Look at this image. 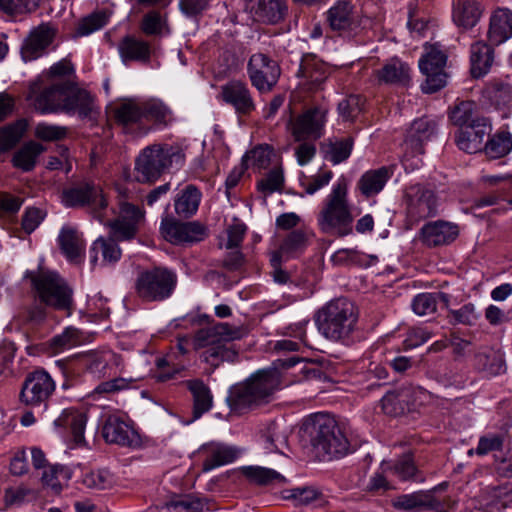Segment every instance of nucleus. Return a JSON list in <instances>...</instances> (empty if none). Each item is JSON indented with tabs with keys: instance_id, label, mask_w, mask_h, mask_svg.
<instances>
[{
	"instance_id": "de8ad7c7",
	"label": "nucleus",
	"mask_w": 512,
	"mask_h": 512,
	"mask_svg": "<svg viewBox=\"0 0 512 512\" xmlns=\"http://www.w3.org/2000/svg\"><path fill=\"white\" fill-rule=\"evenodd\" d=\"M273 156V149L268 145H259L248 151L242 159L244 169L262 170L268 168Z\"/></svg>"
},
{
	"instance_id": "20e7f679",
	"label": "nucleus",
	"mask_w": 512,
	"mask_h": 512,
	"mask_svg": "<svg viewBox=\"0 0 512 512\" xmlns=\"http://www.w3.org/2000/svg\"><path fill=\"white\" fill-rule=\"evenodd\" d=\"M246 335L243 327L231 326L228 323H218L214 326L197 331L194 337L196 349H205L201 358L212 367H218L222 362H234L238 353L227 344L240 340Z\"/></svg>"
},
{
	"instance_id": "8fccbe9b",
	"label": "nucleus",
	"mask_w": 512,
	"mask_h": 512,
	"mask_svg": "<svg viewBox=\"0 0 512 512\" xmlns=\"http://www.w3.org/2000/svg\"><path fill=\"white\" fill-rule=\"evenodd\" d=\"M447 62V55L437 44L425 46V53L419 60L421 72L432 70H444Z\"/></svg>"
},
{
	"instance_id": "ddd939ff",
	"label": "nucleus",
	"mask_w": 512,
	"mask_h": 512,
	"mask_svg": "<svg viewBox=\"0 0 512 512\" xmlns=\"http://www.w3.org/2000/svg\"><path fill=\"white\" fill-rule=\"evenodd\" d=\"M143 112V101L136 98L125 99L112 108V116L116 124L125 133L136 137L145 136L152 129L151 125L144 123Z\"/></svg>"
},
{
	"instance_id": "4be33fe9",
	"label": "nucleus",
	"mask_w": 512,
	"mask_h": 512,
	"mask_svg": "<svg viewBox=\"0 0 512 512\" xmlns=\"http://www.w3.org/2000/svg\"><path fill=\"white\" fill-rule=\"evenodd\" d=\"M393 508L405 512L439 511L443 509L440 499L434 496V490H420L402 494L391 502Z\"/></svg>"
},
{
	"instance_id": "680f3d73",
	"label": "nucleus",
	"mask_w": 512,
	"mask_h": 512,
	"mask_svg": "<svg viewBox=\"0 0 512 512\" xmlns=\"http://www.w3.org/2000/svg\"><path fill=\"white\" fill-rule=\"evenodd\" d=\"M364 100L360 95H350L338 104V112L344 121H353L363 109Z\"/></svg>"
},
{
	"instance_id": "6e6d98bb",
	"label": "nucleus",
	"mask_w": 512,
	"mask_h": 512,
	"mask_svg": "<svg viewBox=\"0 0 512 512\" xmlns=\"http://www.w3.org/2000/svg\"><path fill=\"white\" fill-rule=\"evenodd\" d=\"M71 470L62 465H51L43 471L42 483L51 487L56 493L62 489V482H67L71 478Z\"/></svg>"
},
{
	"instance_id": "9b49d317",
	"label": "nucleus",
	"mask_w": 512,
	"mask_h": 512,
	"mask_svg": "<svg viewBox=\"0 0 512 512\" xmlns=\"http://www.w3.org/2000/svg\"><path fill=\"white\" fill-rule=\"evenodd\" d=\"M331 31L341 37L352 39L364 28V17L349 0H338L325 13Z\"/></svg>"
},
{
	"instance_id": "052dcab7",
	"label": "nucleus",
	"mask_w": 512,
	"mask_h": 512,
	"mask_svg": "<svg viewBox=\"0 0 512 512\" xmlns=\"http://www.w3.org/2000/svg\"><path fill=\"white\" fill-rule=\"evenodd\" d=\"M37 9V0H0V12L8 16L28 14Z\"/></svg>"
},
{
	"instance_id": "6e6552de",
	"label": "nucleus",
	"mask_w": 512,
	"mask_h": 512,
	"mask_svg": "<svg viewBox=\"0 0 512 512\" xmlns=\"http://www.w3.org/2000/svg\"><path fill=\"white\" fill-rule=\"evenodd\" d=\"M311 443L329 457H342L349 450V441L335 419L319 415L313 421Z\"/></svg>"
},
{
	"instance_id": "0e129e2a",
	"label": "nucleus",
	"mask_w": 512,
	"mask_h": 512,
	"mask_svg": "<svg viewBox=\"0 0 512 512\" xmlns=\"http://www.w3.org/2000/svg\"><path fill=\"white\" fill-rule=\"evenodd\" d=\"M284 184L282 169L277 167L270 170L267 175L257 183V188L265 195L280 191Z\"/></svg>"
},
{
	"instance_id": "f704fd0d",
	"label": "nucleus",
	"mask_w": 512,
	"mask_h": 512,
	"mask_svg": "<svg viewBox=\"0 0 512 512\" xmlns=\"http://www.w3.org/2000/svg\"><path fill=\"white\" fill-rule=\"evenodd\" d=\"M253 11L258 20L276 24L284 19L288 7L286 0H254Z\"/></svg>"
},
{
	"instance_id": "412c9836",
	"label": "nucleus",
	"mask_w": 512,
	"mask_h": 512,
	"mask_svg": "<svg viewBox=\"0 0 512 512\" xmlns=\"http://www.w3.org/2000/svg\"><path fill=\"white\" fill-rule=\"evenodd\" d=\"M222 100L231 105L238 115H250L256 104L248 85L240 80H231L221 86Z\"/></svg>"
},
{
	"instance_id": "603ef678",
	"label": "nucleus",
	"mask_w": 512,
	"mask_h": 512,
	"mask_svg": "<svg viewBox=\"0 0 512 512\" xmlns=\"http://www.w3.org/2000/svg\"><path fill=\"white\" fill-rule=\"evenodd\" d=\"M286 499L292 500L296 506L321 504L322 492L314 486L297 487L287 491Z\"/></svg>"
},
{
	"instance_id": "4468645a",
	"label": "nucleus",
	"mask_w": 512,
	"mask_h": 512,
	"mask_svg": "<svg viewBox=\"0 0 512 512\" xmlns=\"http://www.w3.org/2000/svg\"><path fill=\"white\" fill-rule=\"evenodd\" d=\"M251 84L260 92H270L277 84L281 68L276 60L264 53L252 54L247 64Z\"/></svg>"
},
{
	"instance_id": "5fc2aeb1",
	"label": "nucleus",
	"mask_w": 512,
	"mask_h": 512,
	"mask_svg": "<svg viewBox=\"0 0 512 512\" xmlns=\"http://www.w3.org/2000/svg\"><path fill=\"white\" fill-rule=\"evenodd\" d=\"M386 469L403 481L411 479L423 481L422 477L417 476L418 470L410 454L402 455L393 464L387 465Z\"/></svg>"
},
{
	"instance_id": "37998d69",
	"label": "nucleus",
	"mask_w": 512,
	"mask_h": 512,
	"mask_svg": "<svg viewBox=\"0 0 512 512\" xmlns=\"http://www.w3.org/2000/svg\"><path fill=\"white\" fill-rule=\"evenodd\" d=\"M475 365L489 376L500 375L506 370L503 355L493 349L478 352L475 355Z\"/></svg>"
},
{
	"instance_id": "1a4fd4ad",
	"label": "nucleus",
	"mask_w": 512,
	"mask_h": 512,
	"mask_svg": "<svg viewBox=\"0 0 512 512\" xmlns=\"http://www.w3.org/2000/svg\"><path fill=\"white\" fill-rule=\"evenodd\" d=\"M177 285V275L165 267H155L141 272L135 288L138 296L147 302H160L173 294Z\"/></svg>"
},
{
	"instance_id": "bf43d9fd",
	"label": "nucleus",
	"mask_w": 512,
	"mask_h": 512,
	"mask_svg": "<svg viewBox=\"0 0 512 512\" xmlns=\"http://www.w3.org/2000/svg\"><path fill=\"white\" fill-rule=\"evenodd\" d=\"M81 341L80 332L74 327H67L61 334L55 335L50 340V346L58 353L78 345Z\"/></svg>"
},
{
	"instance_id": "2f4dec72",
	"label": "nucleus",
	"mask_w": 512,
	"mask_h": 512,
	"mask_svg": "<svg viewBox=\"0 0 512 512\" xmlns=\"http://www.w3.org/2000/svg\"><path fill=\"white\" fill-rule=\"evenodd\" d=\"M490 43L477 41L470 47L471 74L479 78L487 74L494 62V49Z\"/></svg>"
},
{
	"instance_id": "4d7b16f0",
	"label": "nucleus",
	"mask_w": 512,
	"mask_h": 512,
	"mask_svg": "<svg viewBox=\"0 0 512 512\" xmlns=\"http://www.w3.org/2000/svg\"><path fill=\"white\" fill-rule=\"evenodd\" d=\"M308 243V233L301 229H297L290 232L284 238L280 245V250L285 255L294 256L304 251V249L308 246Z\"/></svg>"
},
{
	"instance_id": "bb28decb",
	"label": "nucleus",
	"mask_w": 512,
	"mask_h": 512,
	"mask_svg": "<svg viewBox=\"0 0 512 512\" xmlns=\"http://www.w3.org/2000/svg\"><path fill=\"white\" fill-rule=\"evenodd\" d=\"M379 84L408 86L411 81L409 65L397 57L386 61L380 69L374 71Z\"/></svg>"
},
{
	"instance_id": "69168bd1",
	"label": "nucleus",
	"mask_w": 512,
	"mask_h": 512,
	"mask_svg": "<svg viewBox=\"0 0 512 512\" xmlns=\"http://www.w3.org/2000/svg\"><path fill=\"white\" fill-rule=\"evenodd\" d=\"M107 23V16L103 12L93 13L83 18L76 27L75 35L82 37L87 36L102 27Z\"/></svg>"
},
{
	"instance_id": "f8f14e48",
	"label": "nucleus",
	"mask_w": 512,
	"mask_h": 512,
	"mask_svg": "<svg viewBox=\"0 0 512 512\" xmlns=\"http://www.w3.org/2000/svg\"><path fill=\"white\" fill-rule=\"evenodd\" d=\"M404 202L408 216L414 220L434 217L438 213L439 198L429 184L416 183L406 187Z\"/></svg>"
},
{
	"instance_id": "473e14b6",
	"label": "nucleus",
	"mask_w": 512,
	"mask_h": 512,
	"mask_svg": "<svg viewBox=\"0 0 512 512\" xmlns=\"http://www.w3.org/2000/svg\"><path fill=\"white\" fill-rule=\"evenodd\" d=\"M185 384L193 397V420L199 419L203 414L211 410L213 395L209 387L200 379L187 380Z\"/></svg>"
},
{
	"instance_id": "f03ea898",
	"label": "nucleus",
	"mask_w": 512,
	"mask_h": 512,
	"mask_svg": "<svg viewBox=\"0 0 512 512\" xmlns=\"http://www.w3.org/2000/svg\"><path fill=\"white\" fill-rule=\"evenodd\" d=\"M359 311L347 298H335L321 307L315 315L319 333L327 340L351 345L359 339Z\"/></svg>"
},
{
	"instance_id": "49530a36",
	"label": "nucleus",
	"mask_w": 512,
	"mask_h": 512,
	"mask_svg": "<svg viewBox=\"0 0 512 512\" xmlns=\"http://www.w3.org/2000/svg\"><path fill=\"white\" fill-rule=\"evenodd\" d=\"M26 120H17L0 128V153L13 149L22 139L26 131Z\"/></svg>"
},
{
	"instance_id": "b1692460",
	"label": "nucleus",
	"mask_w": 512,
	"mask_h": 512,
	"mask_svg": "<svg viewBox=\"0 0 512 512\" xmlns=\"http://www.w3.org/2000/svg\"><path fill=\"white\" fill-rule=\"evenodd\" d=\"M143 218L144 212L138 206L122 202L119 217L111 224L114 236L118 240L132 239L136 235L138 224Z\"/></svg>"
},
{
	"instance_id": "864d4df0",
	"label": "nucleus",
	"mask_w": 512,
	"mask_h": 512,
	"mask_svg": "<svg viewBox=\"0 0 512 512\" xmlns=\"http://www.w3.org/2000/svg\"><path fill=\"white\" fill-rule=\"evenodd\" d=\"M425 141L419 138L407 136L404 141V154L402 157V163L405 169H416L422 164V160L419 157L424 153L423 143Z\"/></svg>"
},
{
	"instance_id": "338daca9",
	"label": "nucleus",
	"mask_w": 512,
	"mask_h": 512,
	"mask_svg": "<svg viewBox=\"0 0 512 512\" xmlns=\"http://www.w3.org/2000/svg\"><path fill=\"white\" fill-rule=\"evenodd\" d=\"M157 367L160 369V371L156 375V378L160 382L173 379L176 375L185 370L184 365L174 363V353L168 354L166 357L158 359Z\"/></svg>"
},
{
	"instance_id": "58836bf2",
	"label": "nucleus",
	"mask_w": 512,
	"mask_h": 512,
	"mask_svg": "<svg viewBox=\"0 0 512 512\" xmlns=\"http://www.w3.org/2000/svg\"><path fill=\"white\" fill-rule=\"evenodd\" d=\"M391 172L387 167L367 171L359 180L358 186L363 195L371 197L378 194L385 186Z\"/></svg>"
},
{
	"instance_id": "0eeeda50",
	"label": "nucleus",
	"mask_w": 512,
	"mask_h": 512,
	"mask_svg": "<svg viewBox=\"0 0 512 512\" xmlns=\"http://www.w3.org/2000/svg\"><path fill=\"white\" fill-rule=\"evenodd\" d=\"M183 155L179 147L169 144H153L145 147L135 161V178L140 183H152Z\"/></svg>"
},
{
	"instance_id": "423d86ee",
	"label": "nucleus",
	"mask_w": 512,
	"mask_h": 512,
	"mask_svg": "<svg viewBox=\"0 0 512 512\" xmlns=\"http://www.w3.org/2000/svg\"><path fill=\"white\" fill-rule=\"evenodd\" d=\"M35 300L55 310L69 311L73 304V290L66 280L53 271L30 272Z\"/></svg>"
},
{
	"instance_id": "9d476101",
	"label": "nucleus",
	"mask_w": 512,
	"mask_h": 512,
	"mask_svg": "<svg viewBox=\"0 0 512 512\" xmlns=\"http://www.w3.org/2000/svg\"><path fill=\"white\" fill-rule=\"evenodd\" d=\"M56 389L51 375L44 369L29 372L21 386L19 401L31 409H46Z\"/></svg>"
},
{
	"instance_id": "79ce46f5",
	"label": "nucleus",
	"mask_w": 512,
	"mask_h": 512,
	"mask_svg": "<svg viewBox=\"0 0 512 512\" xmlns=\"http://www.w3.org/2000/svg\"><path fill=\"white\" fill-rule=\"evenodd\" d=\"M101 253L103 263H116L121 257V250L114 239L99 237L90 248V261L95 265L98 261V254Z\"/></svg>"
},
{
	"instance_id": "774afa93",
	"label": "nucleus",
	"mask_w": 512,
	"mask_h": 512,
	"mask_svg": "<svg viewBox=\"0 0 512 512\" xmlns=\"http://www.w3.org/2000/svg\"><path fill=\"white\" fill-rule=\"evenodd\" d=\"M352 148V138H345L339 141H335L330 144L327 157L329 161L334 165L340 164L349 158L352 152Z\"/></svg>"
},
{
	"instance_id": "dca6fc26",
	"label": "nucleus",
	"mask_w": 512,
	"mask_h": 512,
	"mask_svg": "<svg viewBox=\"0 0 512 512\" xmlns=\"http://www.w3.org/2000/svg\"><path fill=\"white\" fill-rule=\"evenodd\" d=\"M160 231L167 241L175 245L197 243L208 236L207 227L198 221L179 222L167 217L162 219Z\"/></svg>"
},
{
	"instance_id": "e2e57ef3",
	"label": "nucleus",
	"mask_w": 512,
	"mask_h": 512,
	"mask_svg": "<svg viewBox=\"0 0 512 512\" xmlns=\"http://www.w3.org/2000/svg\"><path fill=\"white\" fill-rule=\"evenodd\" d=\"M113 482V475L107 469L93 470L83 477V484L92 489L104 490L111 487Z\"/></svg>"
},
{
	"instance_id": "a878e982",
	"label": "nucleus",
	"mask_w": 512,
	"mask_h": 512,
	"mask_svg": "<svg viewBox=\"0 0 512 512\" xmlns=\"http://www.w3.org/2000/svg\"><path fill=\"white\" fill-rule=\"evenodd\" d=\"M328 74V66L315 55L306 54L302 57L297 75L303 78V85L307 89H320Z\"/></svg>"
},
{
	"instance_id": "e433bc0d",
	"label": "nucleus",
	"mask_w": 512,
	"mask_h": 512,
	"mask_svg": "<svg viewBox=\"0 0 512 512\" xmlns=\"http://www.w3.org/2000/svg\"><path fill=\"white\" fill-rule=\"evenodd\" d=\"M202 198L201 191L192 184L184 187L174 200L175 212L178 216L189 218L198 211Z\"/></svg>"
},
{
	"instance_id": "4c0bfd02",
	"label": "nucleus",
	"mask_w": 512,
	"mask_h": 512,
	"mask_svg": "<svg viewBox=\"0 0 512 512\" xmlns=\"http://www.w3.org/2000/svg\"><path fill=\"white\" fill-rule=\"evenodd\" d=\"M119 52L124 62H148L151 56V47L147 41L126 36L119 44Z\"/></svg>"
},
{
	"instance_id": "7ed1b4c3",
	"label": "nucleus",
	"mask_w": 512,
	"mask_h": 512,
	"mask_svg": "<svg viewBox=\"0 0 512 512\" xmlns=\"http://www.w3.org/2000/svg\"><path fill=\"white\" fill-rule=\"evenodd\" d=\"M281 377L276 368L260 369L230 389L228 402L237 413H244L269 403L280 389Z\"/></svg>"
},
{
	"instance_id": "393cba45",
	"label": "nucleus",
	"mask_w": 512,
	"mask_h": 512,
	"mask_svg": "<svg viewBox=\"0 0 512 512\" xmlns=\"http://www.w3.org/2000/svg\"><path fill=\"white\" fill-rule=\"evenodd\" d=\"M200 452L204 455L203 471L207 472L232 463L239 457L241 451L234 446L211 442L204 444Z\"/></svg>"
},
{
	"instance_id": "a18cd8bd",
	"label": "nucleus",
	"mask_w": 512,
	"mask_h": 512,
	"mask_svg": "<svg viewBox=\"0 0 512 512\" xmlns=\"http://www.w3.org/2000/svg\"><path fill=\"white\" fill-rule=\"evenodd\" d=\"M476 108V103L473 101H461L450 110L449 119L459 129L465 128L472 124L475 119L485 118L477 114Z\"/></svg>"
},
{
	"instance_id": "6ab92c4d",
	"label": "nucleus",
	"mask_w": 512,
	"mask_h": 512,
	"mask_svg": "<svg viewBox=\"0 0 512 512\" xmlns=\"http://www.w3.org/2000/svg\"><path fill=\"white\" fill-rule=\"evenodd\" d=\"M492 125L488 118L475 119L465 128L459 129L455 134V142L458 148L467 153L482 152L485 145L484 138L490 136Z\"/></svg>"
},
{
	"instance_id": "c03bdc74",
	"label": "nucleus",
	"mask_w": 512,
	"mask_h": 512,
	"mask_svg": "<svg viewBox=\"0 0 512 512\" xmlns=\"http://www.w3.org/2000/svg\"><path fill=\"white\" fill-rule=\"evenodd\" d=\"M144 123L150 125L151 122L156 125L167 126L173 120V114L169 107L157 99L143 101Z\"/></svg>"
},
{
	"instance_id": "39448f33",
	"label": "nucleus",
	"mask_w": 512,
	"mask_h": 512,
	"mask_svg": "<svg viewBox=\"0 0 512 512\" xmlns=\"http://www.w3.org/2000/svg\"><path fill=\"white\" fill-rule=\"evenodd\" d=\"M353 220L347 199V182L341 178L324 199L317 223L323 233L346 236L352 232Z\"/></svg>"
},
{
	"instance_id": "c9c22d12",
	"label": "nucleus",
	"mask_w": 512,
	"mask_h": 512,
	"mask_svg": "<svg viewBox=\"0 0 512 512\" xmlns=\"http://www.w3.org/2000/svg\"><path fill=\"white\" fill-rule=\"evenodd\" d=\"M412 389L403 387L387 392L381 399L382 410L390 416H400L410 411Z\"/></svg>"
},
{
	"instance_id": "c756f323",
	"label": "nucleus",
	"mask_w": 512,
	"mask_h": 512,
	"mask_svg": "<svg viewBox=\"0 0 512 512\" xmlns=\"http://www.w3.org/2000/svg\"><path fill=\"white\" fill-rule=\"evenodd\" d=\"M58 243L67 260L74 264L83 261L85 255V240L82 234L71 226H64L58 235Z\"/></svg>"
},
{
	"instance_id": "2eb2a0df",
	"label": "nucleus",
	"mask_w": 512,
	"mask_h": 512,
	"mask_svg": "<svg viewBox=\"0 0 512 512\" xmlns=\"http://www.w3.org/2000/svg\"><path fill=\"white\" fill-rule=\"evenodd\" d=\"M326 111L314 107L307 109L295 118L290 117L287 128L297 142L317 140L324 134Z\"/></svg>"
},
{
	"instance_id": "a211bd4d",
	"label": "nucleus",
	"mask_w": 512,
	"mask_h": 512,
	"mask_svg": "<svg viewBox=\"0 0 512 512\" xmlns=\"http://www.w3.org/2000/svg\"><path fill=\"white\" fill-rule=\"evenodd\" d=\"M101 433L107 443L120 447L136 449L142 444V439L136 429L115 415L107 417Z\"/></svg>"
},
{
	"instance_id": "f257e3e1",
	"label": "nucleus",
	"mask_w": 512,
	"mask_h": 512,
	"mask_svg": "<svg viewBox=\"0 0 512 512\" xmlns=\"http://www.w3.org/2000/svg\"><path fill=\"white\" fill-rule=\"evenodd\" d=\"M27 100L40 114L77 113L86 118L93 110V97L70 81L45 83L37 79L29 85Z\"/></svg>"
},
{
	"instance_id": "5701e85b",
	"label": "nucleus",
	"mask_w": 512,
	"mask_h": 512,
	"mask_svg": "<svg viewBox=\"0 0 512 512\" xmlns=\"http://www.w3.org/2000/svg\"><path fill=\"white\" fill-rule=\"evenodd\" d=\"M458 235V225L445 220L428 222L420 230V239L427 247L449 245Z\"/></svg>"
},
{
	"instance_id": "72a5a7b5",
	"label": "nucleus",
	"mask_w": 512,
	"mask_h": 512,
	"mask_svg": "<svg viewBox=\"0 0 512 512\" xmlns=\"http://www.w3.org/2000/svg\"><path fill=\"white\" fill-rule=\"evenodd\" d=\"M240 473L253 485L274 486L286 483V478L274 469L250 465L240 468Z\"/></svg>"
},
{
	"instance_id": "ea45409f",
	"label": "nucleus",
	"mask_w": 512,
	"mask_h": 512,
	"mask_svg": "<svg viewBox=\"0 0 512 512\" xmlns=\"http://www.w3.org/2000/svg\"><path fill=\"white\" fill-rule=\"evenodd\" d=\"M44 151V147L35 141L25 143L12 157V164L23 172L32 171L35 168L37 158Z\"/></svg>"
},
{
	"instance_id": "a19ab883",
	"label": "nucleus",
	"mask_w": 512,
	"mask_h": 512,
	"mask_svg": "<svg viewBox=\"0 0 512 512\" xmlns=\"http://www.w3.org/2000/svg\"><path fill=\"white\" fill-rule=\"evenodd\" d=\"M512 151V135L505 130L497 131L490 136L483 147L482 152L490 159L505 157Z\"/></svg>"
},
{
	"instance_id": "cd10ccee",
	"label": "nucleus",
	"mask_w": 512,
	"mask_h": 512,
	"mask_svg": "<svg viewBox=\"0 0 512 512\" xmlns=\"http://www.w3.org/2000/svg\"><path fill=\"white\" fill-rule=\"evenodd\" d=\"M510 38H512V11L508 8H497L489 19L488 42L493 46H499Z\"/></svg>"
},
{
	"instance_id": "aec40b11",
	"label": "nucleus",
	"mask_w": 512,
	"mask_h": 512,
	"mask_svg": "<svg viewBox=\"0 0 512 512\" xmlns=\"http://www.w3.org/2000/svg\"><path fill=\"white\" fill-rule=\"evenodd\" d=\"M57 29L50 23H42L33 28L21 46L22 59L27 61L41 57L53 42Z\"/></svg>"
},
{
	"instance_id": "c85d7f7f",
	"label": "nucleus",
	"mask_w": 512,
	"mask_h": 512,
	"mask_svg": "<svg viewBox=\"0 0 512 512\" xmlns=\"http://www.w3.org/2000/svg\"><path fill=\"white\" fill-rule=\"evenodd\" d=\"M483 14L482 5L476 0H454L452 21L463 31L474 28Z\"/></svg>"
},
{
	"instance_id": "f3484780",
	"label": "nucleus",
	"mask_w": 512,
	"mask_h": 512,
	"mask_svg": "<svg viewBox=\"0 0 512 512\" xmlns=\"http://www.w3.org/2000/svg\"><path fill=\"white\" fill-rule=\"evenodd\" d=\"M61 198L66 207L89 206L101 210L107 206L102 189L92 181H82L64 189Z\"/></svg>"
},
{
	"instance_id": "09e8293b",
	"label": "nucleus",
	"mask_w": 512,
	"mask_h": 512,
	"mask_svg": "<svg viewBox=\"0 0 512 512\" xmlns=\"http://www.w3.org/2000/svg\"><path fill=\"white\" fill-rule=\"evenodd\" d=\"M140 29L147 36H160L170 33L166 17H163L157 10H151L143 16Z\"/></svg>"
},
{
	"instance_id": "7c9ffc66",
	"label": "nucleus",
	"mask_w": 512,
	"mask_h": 512,
	"mask_svg": "<svg viewBox=\"0 0 512 512\" xmlns=\"http://www.w3.org/2000/svg\"><path fill=\"white\" fill-rule=\"evenodd\" d=\"M86 422L87 417L84 413L74 408H67L54 420V426L64 431L70 429L73 441L76 445L81 446L85 444L84 430Z\"/></svg>"
},
{
	"instance_id": "13d9d810",
	"label": "nucleus",
	"mask_w": 512,
	"mask_h": 512,
	"mask_svg": "<svg viewBox=\"0 0 512 512\" xmlns=\"http://www.w3.org/2000/svg\"><path fill=\"white\" fill-rule=\"evenodd\" d=\"M486 94L496 107H507L512 103V86L503 82H493L486 88Z\"/></svg>"
},
{
	"instance_id": "3c124183",
	"label": "nucleus",
	"mask_w": 512,
	"mask_h": 512,
	"mask_svg": "<svg viewBox=\"0 0 512 512\" xmlns=\"http://www.w3.org/2000/svg\"><path fill=\"white\" fill-rule=\"evenodd\" d=\"M203 508V500L192 496H173L161 507L164 512H201Z\"/></svg>"
}]
</instances>
